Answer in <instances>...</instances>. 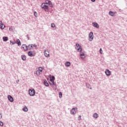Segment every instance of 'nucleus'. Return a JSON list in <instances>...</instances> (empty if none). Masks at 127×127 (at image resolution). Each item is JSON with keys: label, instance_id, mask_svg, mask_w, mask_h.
<instances>
[{"label": "nucleus", "instance_id": "f257e3e1", "mask_svg": "<svg viewBox=\"0 0 127 127\" xmlns=\"http://www.w3.org/2000/svg\"><path fill=\"white\" fill-rule=\"evenodd\" d=\"M49 78L50 79V81L51 82H49L50 86H56V83H55V76L54 75H52L50 74L49 75Z\"/></svg>", "mask_w": 127, "mask_h": 127}, {"label": "nucleus", "instance_id": "f03ea898", "mask_svg": "<svg viewBox=\"0 0 127 127\" xmlns=\"http://www.w3.org/2000/svg\"><path fill=\"white\" fill-rule=\"evenodd\" d=\"M41 7L42 9H44L45 11L48 12L49 10V6L48 5H45V3H43L41 5Z\"/></svg>", "mask_w": 127, "mask_h": 127}, {"label": "nucleus", "instance_id": "7ed1b4c3", "mask_svg": "<svg viewBox=\"0 0 127 127\" xmlns=\"http://www.w3.org/2000/svg\"><path fill=\"white\" fill-rule=\"evenodd\" d=\"M28 94H29V96L33 97V96L35 95V90H34V89H29Z\"/></svg>", "mask_w": 127, "mask_h": 127}, {"label": "nucleus", "instance_id": "20e7f679", "mask_svg": "<svg viewBox=\"0 0 127 127\" xmlns=\"http://www.w3.org/2000/svg\"><path fill=\"white\" fill-rule=\"evenodd\" d=\"M89 38L90 39V41H92L94 39V33L92 32H90L89 34Z\"/></svg>", "mask_w": 127, "mask_h": 127}, {"label": "nucleus", "instance_id": "39448f33", "mask_svg": "<svg viewBox=\"0 0 127 127\" xmlns=\"http://www.w3.org/2000/svg\"><path fill=\"white\" fill-rule=\"evenodd\" d=\"M105 74L106 76H111V75H112V72L109 70V69H106L105 71Z\"/></svg>", "mask_w": 127, "mask_h": 127}, {"label": "nucleus", "instance_id": "423d86ee", "mask_svg": "<svg viewBox=\"0 0 127 127\" xmlns=\"http://www.w3.org/2000/svg\"><path fill=\"white\" fill-rule=\"evenodd\" d=\"M76 110H78V109L77 108H73L70 110L71 115H75V114H76Z\"/></svg>", "mask_w": 127, "mask_h": 127}, {"label": "nucleus", "instance_id": "0eeeda50", "mask_svg": "<svg viewBox=\"0 0 127 127\" xmlns=\"http://www.w3.org/2000/svg\"><path fill=\"white\" fill-rule=\"evenodd\" d=\"M28 55L29 56V57H34L35 56V54L33 53L32 51H30L28 52Z\"/></svg>", "mask_w": 127, "mask_h": 127}, {"label": "nucleus", "instance_id": "6e6552de", "mask_svg": "<svg viewBox=\"0 0 127 127\" xmlns=\"http://www.w3.org/2000/svg\"><path fill=\"white\" fill-rule=\"evenodd\" d=\"M7 99L10 103H13V97H12L11 95H8Z\"/></svg>", "mask_w": 127, "mask_h": 127}, {"label": "nucleus", "instance_id": "1a4fd4ad", "mask_svg": "<svg viewBox=\"0 0 127 127\" xmlns=\"http://www.w3.org/2000/svg\"><path fill=\"white\" fill-rule=\"evenodd\" d=\"M44 53L45 57H47V58H48V57L50 56V55L49 54V52H48L46 50L44 51Z\"/></svg>", "mask_w": 127, "mask_h": 127}, {"label": "nucleus", "instance_id": "9d476101", "mask_svg": "<svg viewBox=\"0 0 127 127\" xmlns=\"http://www.w3.org/2000/svg\"><path fill=\"white\" fill-rule=\"evenodd\" d=\"M80 57L83 60L85 59V54L84 53V52H81L80 53Z\"/></svg>", "mask_w": 127, "mask_h": 127}, {"label": "nucleus", "instance_id": "9b49d317", "mask_svg": "<svg viewBox=\"0 0 127 127\" xmlns=\"http://www.w3.org/2000/svg\"><path fill=\"white\" fill-rule=\"evenodd\" d=\"M22 48L24 49V51H27L28 50V47L26 45H22Z\"/></svg>", "mask_w": 127, "mask_h": 127}, {"label": "nucleus", "instance_id": "f8f14e48", "mask_svg": "<svg viewBox=\"0 0 127 127\" xmlns=\"http://www.w3.org/2000/svg\"><path fill=\"white\" fill-rule=\"evenodd\" d=\"M92 25H93V26H94V27H95L96 28H99V24H98V23L93 22Z\"/></svg>", "mask_w": 127, "mask_h": 127}, {"label": "nucleus", "instance_id": "ddd939ff", "mask_svg": "<svg viewBox=\"0 0 127 127\" xmlns=\"http://www.w3.org/2000/svg\"><path fill=\"white\" fill-rule=\"evenodd\" d=\"M0 28L2 30L4 29V24H3L2 21H0Z\"/></svg>", "mask_w": 127, "mask_h": 127}, {"label": "nucleus", "instance_id": "4468645a", "mask_svg": "<svg viewBox=\"0 0 127 127\" xmlns=\"http://www.w3.org/2000/svg\"><path fill=\"white\" fill-rule=\"evenodd\" d=\"M64 65L66 67H70V66H71V63H70V62H66L64 64Z\"/></svg>", "mask_w": 127, "mask_h": 127}, {"label": "nucleus", "instance_id": "2eb2a0df", "mask_svg": "<svg viewBox=\"0 0 127 127\" xmlns=\"http://www.w3.org/2000/svg\"><path fill=\"white\" fill-rule=\"evenodd\" d=\"M44 84L45 86H46V87H49V84L48 83L46 79H45L44 80Z\"/></svg>", "mask_w": 127, "mask_h": 127}, {"label": "nucleus", "instance_id": "dca6fc26", "mask_svg": "<svg viewBox=\"0 0 127 127\" xmlns=\"http://www.w3.org/2000/svg\"><path fill=\"white\" fill-rule=\"evenodd\" d=\"M21 58L23 61H25L26 60V56L25 55H21Z\"/></svg>", "mask_w": 127, "mask_h": 127}, {"label": "nucleus", "instance_id": "f3484780", "mask_svg": "<svg viewBox=\"0 0 127 127\" xmlns=\"http://www.w3.org/2000/svg\"><path fill=\"white\" fill-rule=\"evenodd\" d=\"M16 43L17 44L18 46H20L21 45V42H20V41L18 39H17Z\"/></svg>", "mask_w": 127, "mask_h": 127}, {"label": "nucleus", "instance_id": "a211bd4d", "mask_svg": "<svg viewBox=\"0 0 127 127\" xmlns=\"http://www.w3.org/2000/svg\"><path fill=\"white\" fill-rule=\"evenodd\" d=\"M2 39H3V41H4V42H6V41H7V40H8V37H7L6 36H4L2 37Z\"/></svg>", "mask_w": 127, "mask_h": 127}, {"label": "nucleus", "instance_id": "6ab92c4d", "mask_svg": "<svg viewBox=\"0 0 127 127\" xmlns=\"http://www.w3.org/2000/svg\"><path fill=\"white\" fill-rule=\"evenodd\" d=\"M109 13V15H111V16H115V12L112 11H110Z\"/></svg>", "mask_w": 127, "mask_h": 127}, {"label": "nucleus", "instance_id": "aec40b11", "mask_svg": "<svg viewBox=\"0 0 127 127\" xmlns=\"http://www.w3.org/2000/svg\"><path fill=\"white\" fill-rule=\"evenodd\" d=\"M93 117L94 119H98V118H99V115L97 113H94Z\"/></svg>", "mask_w": 127, "mask_h": 127}, {"label": "nucleus", "instance_id": "412c9836", "mask_svg": "<svg viewBox=\"0 0 127 127\" xmlns=\"http://www.w3.org/2000/svg\"><path fill=\"white\" fill-rule=\"evenodd\" d=\"M86 86L87 88H88V89H90V90H92V87H91V85H90V84H89V83H86Z\"/></svg>", "mask_w": 127, "mask_h": 127}, {"label": "nucleus", "instance_id": "4be33fe9", "mask_svg": "<svg viewBox=\"0 0 127 127\" xmlns=\"http://www.w3.org/2000/svg\"><path fill=\"white\" fill-rule=\"evenodd\" d=\"M33 48V44H30L28 46V49H29V50H30V49Z\"/></svg>", "mask_w": 127, "mask_h": 127}, {"label": "nucleus", "instance_id": "5701e85b", "mask_svg": "<svg viewBox=\"0 0 127 127\" xmlns=\"http://www.w3.org/2000/svg\"><path fill=\"white\" fill-rule=\"evenodd\" d=\"M77 51L78 52H82V47L80 46L78 48H77Z\"/></svg>", "mask_w": 127, "mask_h": 127}, {"label": "nucleus", "instance_id": "b1692460", "mask_svg": "<svg viewBox=\"0 0 127 127\" xmlns=\"http://www.w3.org/2000/svg\"><path fill=\"white\" fill-rule=\"evenodd\" d=\"M22 110H23V112H27L28 111V109L27 108V107L26 106L23 108Z\"/></svg>", "mask_w": 127, "mask_h": 127}, {"label": "nucleus", "instance_id": "393cba45", "mask_svg": "<svg viewBox=\"0 0 127 127\" xmlns=\"http://www.w3.org/2000/svg\"><path fill=\"white\" fill-rule=\"evenodd\" d=\"M16 44V42H12L10 41V44L11 45H14V44Z\"/></svg>", "mask_w": 127, "mask_h": 127}, {"label": "nucleus", "instance_id": "a878e982", "mask_svg": "<svg viewBox=\"0 0 127 127\" xmlns=\"http://www.w3.org/2000/svg\"><path fill=\"white\" fill-rule=\"evenodd\" d=\"M34 15L35 17H37L38 16V14L37 12L36 11H34Z\"/></svg>", "mask_w": 127, "mask_h": 127}, {"label": "nucleus", "instance_id": "bb28decb", "mask_svg": "<svg viewBox=\"0 0 127 127\" xmlns=\"http://www.w3.org/2000/svg\"><path fill=\"white\" fill-rule=\"evenodd\" d=\"M59 98H60V99H61V98H62V92H60L59 93Z\"/></svg>", "mask_w": 127, "mask_h": 127}, {"label": "nucleus", "instance_id": "cd10ccee", "mask_svg": "<svg viewBox=\"0 0 127 127\" xmlns=\"http://www.w3.org/2000/svg\"><path fill=\"white\" fill-rule=\"evenodd\" d=\"M51 27H52V28H54V27H55V24H54V23H52V24H51Z\"/></svg>", "mask_w": 127, "mask_h": 127}, {"label": "nucleus", "instance_id": "c85d7f7f", "mask_svg": "<svg viewBox=\"0 0 127 127\" xmlns=\"http://www.w3.org/2000/svg\"><path fill=\"white\" fill-rule=\"evenodd\" d=\"M43 70V69L42 68V67H39V72H42Z\"/></svg>", "mask_w": 127, "mask_h": 127}, {"label": "nucleus", "instance_id": "c756f323", "mask_svg": "<svg viewBox=\"0 0 127 127\" xmlns=\"http://www.w3.org/2000/svg\"><path fill=\"white\" fill-rule=\"evenodd\" d=\"M36 75H40V71H39V70H37L36 72Z\"/></svg>", "mask_w": 127, "mask_h": 127}, {"label": "nucleus", "instance_id": "7c9ffc66", "mask_svg": "<svg viewBox=\"0 0 127 127\" xmlns=\"http://www.w3.org/2000/svg\"><path fill=\"white\" fill-rule=\"evenodd\" d=\"M50 7H53V3L52 2L49 4Z\"/></svg>", "mask_w": 127, "mask_h": 127}, {"label": "nucleus", "instance_id": "2f4dec72", "mask_svg": "<svg viewBox=\"0 0 127 127\" xmlns=\"http://www.w3.org/2000/svg\"><path fill=\"white\" fill-rule=\"evenodd\" d=\"M99 53H100V54H103V50H102V48H100L99 50Z\"/></svg>", "mask_w": 127, "mask_h": 127}, {"label": "nucleus", "instance_id": "473e14b6", "mask_svg": "<svg viewBox=\"0 0 127 127\" xmlns=\"http://www.w3.org/2000/svg\"><path fill=\"white\" fill-rule=\"evenodd\" d=\"M0 127H3V123L1 121H0Z\"/></svg>", "mask_w": 127, "mask_h": 127}, {"label": "nucleus", "instance_id": "72a5a7b5", "mask_svg": "<svg viewBox=\"0 0 127 127\" xmlns=\"http://www.w3.org/2000/svg\"><path fill=\"white\" fill-rule=\"evenodd\" d=\"M44 3H45V5L48 4V0H46L45 2H44Z\"/></svg>", "mask_w": 127, "mask_h": 127}, {"label": "nucleus", "instance_id": "f704fd0d", "mask_svg": "<svg viewBox=\"0 0 127 127\" xmlns=\"http://www.w3.org/2000/svg\"><path fill=\"white\" fill-rule=\"evenodd\" d=\"M52 2L50 0H48V4H50Z\"/></svg>", "mask_w": 127, "mask_h": 127}, {"label": "nucleus", "instance_id": "c9c22d12", "mask_svg": "<svg viewBox=\"0 0 127 127\" xmlns=\"http://www.w3.org/2000/svg\"><path fill=\"white\" fill-rule=\"evenodd\" d=\"M75 46H76L77 47H79L80 45L78 43H76Z\"/></svg>", "mask_w": 127, "mask_h": 127}, {"label": "nucleus", "instance_id": "e433bc0d", "mask_svg": "<svg viewBox=\"0 0 127 127\" xmlns=\"http://www.w3.org/2000/svg\"><path fill=\"white\" fill-rule=\"evenodd\" d=\"M78 121H80V120H81V115H79L78 117Z\"/></svg>", "mask_w": 127, "mask_h": 127}, {"label": "nucleus", "instance_id": "4c0bfd02", "mask_svg": "<svg viewBox=\"0 0 127 127\" xmlns=\"http://www.w3.org/2000/svg\"><path fill=\"white\" fill-rule=\"evenodd\" d=\"M26 37L28 38V40H29V36L28 35H26Z\"/></svg>", "mask_w": 127, "mask_h": 127}, {"label": "nucleus", "instance_id": "58836bf2", "mask_svg": "<svg viewBox=\"0 0 127 127\" xmlns=\"http://www.w3.org/2000/svg\"><path fill=\"white\" fill-rule=\"evenodd\" d=\"M33 46L35 47V48H37V45H36V44H34Z\"/></svg>", "mask_w": 127, "mask_h": 127}, {"label": "nucleus", "instance_id": "ea45409f", "mask_svg": "<svg viewBox=\"0 0 127 127\" xmlns=\"http://www.w3.org/2000/svg\"><path fill=\"white\" fill-rule=\"evenodd\" d=\"M2 118V116L1 115V114H0V120Z\"/></svg>", "mask_w": 127, "mask_h": 127}, {"label": "nucleus", "instance_id": "a19ab883", "mask_svg": "<svg viewBox=\"0 0 127 127\" xmlns=\"http://www.w3.org/2000/svg\"><path fill=\"white\" fill-rule=\"evenodd\" d=\"M92 1V2H95V1H96V0H91Z\"/></svg>", "mask_w": 127, "mask_h": 127}, {"label": "nucleus", "instance_id": "79ce46f5", "mask_svg": "<svg viewBox=\"0 0 127 127\" xmlns=\"http://www.w3.org/2000/svg\"><path fill=\"white\" fill-rule=\"evenodd\" d=\"M9 30L10 31H11L12 30V29L9 28Z\"/></svg>", "mask_w": 127, "mask_h": 127}, {"label": "nucleus", "instance_id": "37998d69", "mask_svg": "<svg viewBox=\"0 0 127 127\" xmlns=\"http://www.w3.org/2000/svg\"><path fill=\"white\" fill-rule=\"evenodd\" d=\"M18 82H19V80H18L16 81V83H18Z\"/></svg>", "mask_w": 127, "mask_h": 127}]
</instances>
